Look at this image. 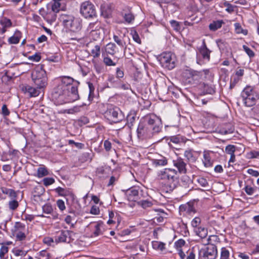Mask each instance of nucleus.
<instances>
[{"label": "nucleus", "mask_w": 259, "mask_h": 259, "mask_svg": "<svg viewBox=\"0 0 259 259\" xmlns=\"http://www.w3.org/2000/svg\"><path fill=\"white\" fill-rule=\"evenodd\" d=\"M12 252L15 257L26 258L27 251L15 247L12 249Z\"/></svg>", "instance_id": "nucleus-26"}, {"label": "nucleus", "mask_w": 259, "mask_h": 259, "mask_svg": "<svg viewBox=\"0 0 259 259\" xmlns=\"http://www.w3.org/2000/svg\"><path fill=\"white\" fill-rule=\"evenodd\" d=\"M244 190L248 195H252L254 191V189L249 186H246L244 188Z\"/></svg>", "instance_id": "nucleus-64"}, {"label": "nucleus", "mask_w": 259, "mask_h": 259, "mask_svg": "<svg viewBox=\"0 0 259 259\" xmlns=\"http://www.w3.org/2000/svg\"><path fill=\"white\" fill-rule=\"evenodd\" d=\"M200 152L194 151L192 149H188L184 152V156L187 159L192 162H194L196 161Z\"/></svg>", "instance_id": "nucleus-17"}, {"label": "nucleus", "mask_w": 259, "mask_h": 259, "mask_svg": "<svg viewBox=\"0 0 259 259\" xmlns=\"http://www.w3.org/2000/svg\"><path fill=\"white\" fill-rule=\"evenodd\" d=\"M101 28V26L100 22L97 21L95 22L90 23L88 26L87 30L88 31H90L92 35H94V34H96L99 35L100 32H98L100 31V29Z\"/></svg>", "instance_id": "nucleus-18"}, {"label": "nucleus", "mask_w": 259, "mask_h": 259, "mask_svg": "<svg viewBox=\"0 0 259 259\" xmlns=\"http://www.w3.org/2000/svg\"><path fill=\"white\" fill-rule=\"evenodd\" d=\"M157 177L159 180L163 181L167 192L172 191L179 184L178 174L174 169L164 168L160 170Z\"/></svg>", "instance_id": "nucleus-3"}, {"label": "nucleus", "mask_w": 259, "mask_h": 259, "mask_svg": "<svg viewBox=\"0 0 259 259\" xmlns=\"http://www.w3.org/2000/svg\"><path fill=\"white\" fill-rule=\"evenodd\" d=\"M185 244V241L183 239H179L175 242V246L177 249L181 248L182 246H184Z\"/></svg>", "instance_id": "nucleus-62"}, {"label": "nucleus", "mask_w": 259, "mask_h": 259, "mask_svg": "<svg viewBox=\"0 0 259 259\" xmlns=\"http://www.w3.org/2000/svg\"><path fill=\"white\" fill-rule=\"evenodd\" d=\"M55 191L58 193V194L62 196H64L67 194V191L64 188L59 187L55 189Z\"/></svg>", "instance_id": "nucleus-52"}, {"label": "nucleus", "mask_w": 259, "mask_h": 259, "mask_svg": "<svg viewBox=\"0 0 259 259\" xmlns=\"http://www.w3.org/2000/svg\"><path fill=\"white\" fill-rule=\"evenodd\" d=\"M241 97L244 104L247 107L253 106L259 99L258 94L250 86H247L244 89L241 93Z\"/></svg>", "instance_id": "nucleus-5"}, {"label": "nucleus", "mask_w": 259, "mask_h": 259, "mask_svg": "<svg viewBox=\"0 0 259 259\" xmlns=\"http://www.w3.org/2000/svg\"><path fill=\"white\" fill-rule=\"evenodd\" d=\"M74 81V79L70 76L61 77V83L54 89L52 94L57 105L73 102L79 99L77 86L72 85Z\"/></svg>", "instance_id": "nucleus-1"}, {"label": "nucleus", "mask_w": 259, "mask_h": 259, "mask_svg": "<svg viewBox=\"0 0 259 259\" xmlns=\"http://www.w3.org/2000/svg\"><path fill=\"white\" fill-rule=\"evenodd\" d=\"M79 12L81 15L85 19H94L97 16L96 7L90 1H85L81 3Z\"/></svg>", "instance_id": "nucleus-7"}, {"label": "nucleus", "mask_w": 259, "mask_h": 259, "mask_svg": "<svg viewBox=\"0 0 259 259\" xmlns=\"http://www.w3.org/2000/svg\"><path fill=\"white\" fill-rule=\"evenodd\" d=\"M248 154L250 158H259V151H251Z\"/></svg>", "instance_id": "nucleus-60"}, {"label": "nucleus", "mask_w": 259, "mask_h": 259, "mask_svg": "<svg viewBox=\"0 0 259 259\" xmlns=\"http://www.w3.org/2000/svg\"><path fill=\"white\" fill-rule=\"evenodd\" d=\"M159 61L162 66L168 69H172L175 66V55L171 52H164L161 54Z\"/></svg>", "instance_id": "nucleus-9"}, {"label": "nucleus", "mask_w": 259, "mask_h": 259, "mask_svg": "<svg viewBox=\"0 0 259 259\" xmlns=\"http://www.w3.org/2000/svg\"><path fill=\"white\" fill-rule=\"evenodd\" d=\"M201 223V219L199 217H195L191 222V225L193 228H197Z\"/></svg>", "instance_id": "nucleus-49"}, {"label": "nucleus", "mask_w": 259, "mask_h": 259, "mask_svg": "<svg viewBox=\"0 0 259 259\" xmlns=\"http://www.w3.org/2000/svg\"><path fill=\"white\" fill-rule=\"evenodd\" d=\"M130 34L132 35L133 40L137 43L140 44L141 43V39L137 32L135 29L131 30Z\"/></svg>", "instance_id": "nucleus-41"}, {"label": "nucleus", "mask_w": 259, "mask_h": 259, "mask_svg": "<svg viewBox=\"0 0 259 259\" xmlns=\"http://www.w3.org/2000/svg\"><path fill=\"white\" fill-rule=\"evenodd\" d=\"M104 147L106 151H110L112 148L111 142L107 140H105L104 142Z\"/></svg>", "instance_id": "nucleus-59"}, {"label": "nucleus", "mask_w": 259, "mask_h": 259, "mask_svg": "<svg viewBox=\"0 0 259 259\" xmlns=\"http://www.w3.org/2000/svg\"><path fill=\"white\" fill-rule=\"evenodd\" d=\"M152 243V247L155 249L159 250L162 251L165 249V244L163 242L154 241H153Z\"/></svg>", "instance_id": "nucleus-34"}, {"label": "nucleus", "mask_w": 259, "mask_h": 259, "mask_svg": "<svg viewBox=\"0 0 259 259\" xmlns=\"http://www.w3.org/2000/svg\"><path fill=\"white\" fill-rule=\"evenodd\" d=\"M100 53V47L99 45H96L91 50V56L94 59L99 57Z\"/></svg>", "instance_id": "nucleus-38"}, {"label": "nucleus", "mask_w": 259, "mask_h": 259, "mask_svg": "<svg viewBox=\"0 0 259 259\" xmlns=\"http://www.w3.org/2000/svg\"><path fill=\"white\" fill-rule=\"evenodd\" d=\"M32 79L37 88L42 89L47 84V77L46 71L42 67H37L31 74Z\"/></svg>", "instance_id": "nucleus-6"}, {"label": "nucleus", "mask_w": 259, "mask_h": 259, "mask_svg": "<svg viewBox=\"0 0 259 259\" xmlns=\"http://www.w3.org/2000/svg\"><path fill=\"white\" fill-rule=\"evenodd\" d=\"M210 152L209 151H204L203 152V163L205 167H210L212 165V161L210 156Z\"/></svg>", "instance_id": "nucleus-25"}, {"label": "nucleus", "mask_w": 259, "mask_h": 259, "mask_svg": "<svg viewBox=\"0 0 259 259\" xmlns=\"http://www.w3.org/2000/svg\"><path fill=\"white\" fill-rule=\"evenodd\" d=\"M244 51L249 56V57H253L254 56V53L249 48L245 45L243 46Z\"/></svg>", "instance_id": "nucleus-51"}, {"label": "nucleus", "mask_w": 259, "mask_h": 259, "mask_svg": "<svg viewBox=\"0 0 259 259\" xmlns=\"http://www.w3.org/2000/svg\"><path fill=\"white\" fill-rule=\"evenodd\" d=\"M94 230L93 231V237H97L102 234L101 228L103 227V223L96 222L94 224Z\"/></svg>", "instance_id": "nucleus-27"}, {"label": "nucleus", "mask_w": 259, "mask_h": 259, "mask_svg": "<svg viewBox=\"0 0 259 259\" xmlns=\"http://www.w3.org/2000/svg\"><path fill=\"white\" fill-rule=\"evenodd\" d=\"M103 62L106 65L108 66H115L116 63L114 62L109 57H105L103 58Z\"/></svg>", "instance_id": "nucleus-48"}, {"label": "nucleus", "mask_w": 259, "mask_h": 259, "mask_svg": "<svg viewBox=\"0 0 259 259\" xmlns=\"http://www.w3.org/2000/svg\"><path fill=\"white\" fill-rule=\"evenodd\" d=\"M43 213L51 214L53 212V209L50 204H46L42 207Z\"/></svg>", "instance_id": "nucleus-40"}, {"label": "nucleus", "mask_w": 259, "mask_h": 259, "mask_svg": "<svg viewBox=\"0 0 259 259\" xmlns=\"http://www.w3.org/2000/svg\"><path fill=\"white\" fill-rule=\"evenodd\" d=\"M41 89L33 88L29 85H24L22 87V90L25 94H28L30 97H36L40 94Z\"/></svg>", "instance_id": "nucleus-16"}, {"label": "nucleus", "mask_w": 259, "mask_h": 259, "mask_svg": "<svg viewBox=\"0 0 259 259\" xmlns=\"http://www.w3.org/2000/svg\"><path fill=\"white\" fill-rule=\"evenodd\" d=\"M39 14L43 17V18L48 23L51 24L55 22L56 19V15L54 13L52 15L51 18L49 17L48 13H47L44 8H42L39 10Z\"/></svg>", "instance_id": "nucleus-22"}, {"label": "nucleus", "mask_w": 259, "mask_h": 259, "mask_svg": "<svg viewBox=\"0 0 259 259\" xmlns=\"http://www.w3.org/2000/svg\"><path fill=\"white\" fill-rule=\"evenodd\" d=\"M49 174L48 169L45 166L40 167L37 170V176L38 178H42Z\"/></svg>", "instance_id": "nucleus-36"}, {"label": "nucleus", "mask_w": 259, "mask_h": 259, "mask_svg": "<svg viewBox=\"0 0 259 259\" xmlns=\"http://www.w3.org/2000/svg\"><path fill=\"white\" fill-rule=\"evenodd\" d=\"M43 242L49 246H54L56 244L55 239L54 240L53 238L50 237H45L43 239Z\"/></svg>", "instance_id": "nucleus-46"}, {"label": "nucleus", "mask_w": 259, "mask_h": 259, "mask_svg": "<svg viewBox=\"0 0 259 259\" xmlns=\"http://www.w3.org/2000/svg\"><path fill=\"white\" fill-rule=\"evenodd\" d=\"M230 252L226 247L221 249L220 259H230Z\"/></svg>", "instance_id": "nucleus-42"}, {"label": "nucleus", "mask_w": 259, "mask_h": 259, "mask_svg": "<svg viewBox=\"0 0 259 259\" xmlns=\"http://www.w3.org/2000/svg\"><path fill=\"white\" fill-rule=\"evenodd\" d=\"M196 234L201 238H205L207 235V230L205 227H199L194 230Z\"/></svg>", "instance_id": "nucleus-32"}, {"label": "nucleus", "mask_w": 259, "mask_h": 259, "mask_svg": "<svg viewBox=\"0 0 259 259\" xmlns=\"http://www.w3.org/2000/svg\"><path fill=\"white\" fill-rule=\"evenodd\" d=\"M105 116L115 123L119 122L124 118L122 111L117 107L108 108L105 112Z\"/></svg>", "instance_id": "nucleus-11"}, {"label": "nucleus", "mask_w": 259, "mask_h": 259, "mask_svg": "<svg viewBox=\"0 0 259 259\" xmlns=\"http://www.w3.org/2000/svg\"><path fill=\"white\" fill-rule=\"evenodd\" d=\"M2 113L4 116L9 115L10 113L9 110L8 109L7 106L6 104L3 105L2 106Z\"/></svg>", "instance_id": "nucleus-57"}, {"label": "nucleus", "mask_w": 259, "mask_h": 259, "mask_svg": "<svg viewBox=\"0 0 259 259\" xmlns=\"http://www.w3.org/2000/svg\"><path fill=\"white\" fill-rule=\"evenodd\" d=\"M224 22L223 20L214 21L209 25V28L210 30L215 31L220 28Z\"/></svg>", "instance_id": "nucleus-30"}, {"label": "nucleus", "mask_w": 259, "mask_h": 259, "mask_svg": "<svg viewBox=\"0 0 259 259\" xmlns=\"http://www.w3.org/2000/svg\"><path fill=\"white\" fill-rule=\"evenodd\" d=\"M179 211L181 215H191L195 212V209L192 203L188 202L181 205L179 207Z\"/></svg>", "instance_id": "nucleus-15"}, {"label": "nucleus", "mask_w": 259, "mask_h": 259, "mask_svg": "<svg viewBox=\"0 0 259 259\" xmlns=\"http://www.w3.org/2000/svg\"><path fill=\"white\" fill-rule=\"evenodd\" d=\"M138 203L144 208L149 207L152 205V203L148 200H141L138 201Z\"/></svg>", "instance_id": "nucleus-47"}, {"label": "nucleus", "mask_w": 259, "mask_h": 259, "mask_svg": "<svg viewBox=\"0 0 259 259\" xmlns=\"http://www.w3.org/2000/svg\"><path fill=\"white\" fill-rule=\"evenodd\" d=\"M170 23L175 30L178 31L180 29L181 27L178 22L175 20H171Z\"/></svg>", "instance_id": "nucleus-54"}, {"label": "nucleus", "mask_w": 259, "mask_h": 259, "mask_svg": "<svg viewBox=\"0 0 259 259\" xmlns=\"http://www.w3.org/2000/svg\"><path fill=\"white\" fill-rule=\"evenodd\" d=\"M14 232L25 231V225L21 223L17 222L14 227Z\"/></svg>", "instance_id": "nucleus-44"}, {"label": "nucleus", "mask_w": 259, "mask_h": 259, "mask_svg": "<svg viewBox=\"0 0 259 259\" xmlns=\"http://www.w3.org/2000/svg\"><path fill=\"white\" fill-rule=\"evenodd\" d=\"M185 73L187 75L188 78H191L194 80L198 81L200 78V73L196 71L187 70Z\"/></svg>", "instance_id": "nucleus-24"}, {"label": "nucleus", "mask_w": 259, "mask_h": 259, "mask_svg": "<svg viewBox=\"0 0 259 259\" xmlns=\"http://www.w3.org/2000/svg\"><path fill=\"white\" fill-rule=\"evenodd\" d=\"M60 19L64 26L71 31L77 32L81 28L82 20L79 18L74 17L73 15L62 14Z\"/></svg>", "instance_id": "nucleus-4"}, {"label": "nucleus", "mask_w": 259, "mask_h": 259, "mask_svg": "<svg viewBox=\"0 0 259 259\" xmlns=\"http://www.w3.org/2000/svg\"><path fill=\"white\" fill-rule=\"evenodd\" d=\"M224 6L227 7L226 11L228 13H231L234 11V7L229 3H225Z\"/></svg>", "instance_id": "nucleus-55"}, {"label": "nucleus", "mask_w": 259, "mask_h": 259, "mask_svg": "<svg viewBox=\"0 0 259 259\" xmlns=\"http://www.w3.org/2000/svg\"><path fill=\"white\" fill-rule=\"evenodd\" d=\"M21 37V33L19 31H17L15 32L14 34L10 37L8 41L10 44H18Z\"/></svg>", "instance_id": "nucleus-31"}, {"label": "nucleus", "mask_w": 259, "mask_h": 259, "mask_svg": "<svg viewBox=\"0 0 259 259\" xmlns=\"http://www.w3.org/2000/svg\"><path fill=\"white\" fill-rule=\"evenodd\" d=\"M45 188L41 185H38L34 188L31 197V200L34 204H39L45 201Z\"/></svg>", "instance_id": "nucleus-12"}, {"label": "nucleus", "mask_w": 259, "mask_h": 259, "mask_svg": "<svg viewBox=\"0 0 259 259\" xmlns=\"http://www.w3.org/2000/svg\"><path fill=\"white\" fill-rule=\"evenodd\" d=\"M9 247L5 244H1L0 259H8Z\"/></svg>", "instance_id": "nucleus-28"}, {"label": "nucleus", "mask_w": 259, "mask_h": 259, "mask_svg": "<svg viewBox=\"0 0 259 259\" xmlns=\"http://www.w3.org/2000/svg\"><path fill=\"white\" fill-rule=\"evenodd\" d=\"M57 205L58 208L62 211L64 210L66 208L64 202L61 199L57 200Z\"/></svg>", "instance_id": "nucleus-58"}, {"label": "nucleus", "mask_w": 259, "mask_h": 259, "mask_svg": "<svg viewBox=\"0 0 259 259\" xmlns=\"http://www.w3.org/2000/svg\"><path fill=\"white\" fill-rule=\"evenodd\" d=\"M198 255L200 259H215L218 255L217 246L213 244H209L200 249Z\"/></svg>", "instance_id": "nucleus-8"}, {"label": "nucleus", "mask_w": 259, "mask_h": 259, "mask_svg": "<svg viewBox=\"0 0 259 259\" xmlns=\"http://www.w3.org/2000/svg\"><path fill=\"white\" fill-rule=\"evenodd\" d=\"M174 165L176 166L180 173L185 174L186 172V164L182 158H178L174 161Z\"/></svg>", "instance_id": "nucleus-21"}, {"label": "nucleus", "mask_w": 259, "mask_h": 259, "mask_svg": "<svg viewBox=\"0 0 259 259\" xmlns=\"http://www.w3.org/2000/svg\"><path fill=\"white\" fill-rule=\"evenodd\" d=\"M60 3H55L54 2L53 4L52 5V10L54 13H57L59 11V8L60 7Z\"/></svg>", "instance_id": "nucleus-56"}, {"label": "nucleus", "mask_w": 259, "mask_h": 259, "mask_svg": "<svg viewBox=\"0 0 259 259\" xmlns=\"http://www.w3.org/2000/svg\"><path fill=\"white\" fill-rule=\"evenodd\" d=\"M116 45L114 43L110 42L106 46V51L107 53L113 55L115 54Z\"/></svg>", "instance_id": "nucleus-37"}, {"label": "nucleus", "mask_w": 259, "mask_h": 259, "mask_svg": "<svg viewBox=\"0 0 259 259\" xmlns=\"http://www.w3.org/2000/svg\"><path fill=\"white\" fill-rule=\"evenodd\" d=\"M42 181L44 185L48 186L55 183V179L53 178H45Z\"/></svg>", "instance_id": "nucleus-50"}, {"label": "nucleus", "mask_w": 259, "mask_h": 259, "mask_svg": "<svg viewBox=\"0 0 259 259\" xmlns=\"http://www.w3.org/2000/svg\"><path fill=\"white\" fill-rule=\"evenodd\" d=\"M100 212L99 207L96 205L93 206L90 210V213L93 214L97 215Z\"/></svg>", "instance_id": "nucleus-61"}, {"label": "nucleus", "mask_w": 259, "mask_h": 259, "mask_svg": "<svg viewBox=\"0 0 259 259\" xmlns=\"http://www.w3.org/2000/svg\"><path fill=\"white\" fill-rule=\"evenodd\" d=\"M92 63L94 65V69L97 73L99 74L103 71L104 66L100 61L96 59H93Z\"/></svg>", "instance_id": "nucleus-29"}, {"label": "nucleus", "mask_w": 259, "mask_h": 259, "mask_svg": "<svg viewBox=\"0 0 259 259\" xmlns=\"http://www.w3.org/2000/svg\"><path fill=\"white\" fill-rule=\"evenodd\" d=\"M160 119L155 115L146 116L144 122H141L138 127L137 132L139 139L141 140L150 139L154 134L160 132L162 128Z\"/></svg>", "instance_id": "nucleus-2"}, {"label": "nucleus", "mask_w": 259, "mask_h": 259, "mask_svg": "<svg viewBox=\"0 0 259 259\" xmlns=\"http://www.w3.org/2000/svg\"><path fill=\"white\" fill-rule=\"evenodd\" d=\"M117 34L113 35V39L115 42L121 48H126V42L123 40V37L125 35L124 34L123 35H119L117 32Z\"/></svg>", "instance_id": "nucleus-23"}, {"label": "nucleus", "mask_w": 259, "mask_h": 259, "mask_svg": "<svg viewBox=\"0 0 259 259\" xmlns=\"http://www.w3.org/2000/svg\"><path fill=\"white\" fill-rule=\"evenodd\" d=\"M235 151L236 146L233 145H228L225 148V152L229 155L235 154Z\"/></svg>", "instance_id": "nucleus-45"}, {"label": "nucleus", "mask_w": 259, "mask_h": 259, "mask_svg": "<svg viewBox=\"0 0 259 259\" xmlns=\"http://www.w3.org/2000/svg\"><path fill=\"white\" fill-rule=\"evenodd\" d=\"M124 19L128 23L132 22L134 19V16L132 13L125 14L124 15Z\"/></svg>", "instance_id": "nucleus-53"}, {"label": "nucleus", "mask_w": 259, "mask_h": 259, "mask_svg": "<svg viewBox=\"0 0 259 259\" xmlns=\"http://www.w3.org/2000/svg\"><path fill=\"white\" fill-rule=\"evenodd\" d=\"M210 53L211 51L207 48L205 40L203 39L202 45L197 53V63L202 65L204 63V61L208 62L210 60Z\"/></svg>", "instance_id": "nucleus-10"}, {"label": "nucleus", "mask_w": 259, "mask_h": 259, "mask_svg": "<svg viewBox=\"0 0 259 259\" xmlns=\"http://www.w3.org/2000/svg\"><path fill=\"white\" fill-rule=\"evenodd\" d=\"M0 24L2 26V28L0 27V34H3L8 28L12 26V23L10 19L4 17L0 20Z\"/></svg>", "instance_id": "nucleus-20"}, {"label": "nucleus", "mask_w": 259, "mask_h": 259, "mask_svg": "<svg viewBox=\"0 0 259 259\" xmlns=\"http://www.w3.org/2000/svg\"><path fill=\"white\" fill-rule=\"evenodd\" d=\"M8 206L10 210L14 211L19 206V202L16 199H12L9 201Z\"/></svg>", "instance_id": "nucleus-33"}, {"label": "nucleus", "mask_w": 259, "mask_h": 259, "mask_svg": "<svg viewBox=\"0 0 259 259\" xmlns=\"http://www.w3.org/2000/svg\"><path fill=\"white\" fill-rule=\"evenodd\" d=\"M215 41L220 51H223L227 48V43L225 40L219 39H217Z\"/></svg>", "instance_id": "nucleus-43"}, {"label": "nucleus", "mask_w": 259, "mask_h": 259, "mask_svg": "<svg viewBox=\"0 0 259 259\" xmlns=\"http://www.w3.org/2000/svg\"><path fill=\"white\" fill-rule=\"evenodd\" d=\"M152 164L155 167L159 166H164L167 164V159L166 157L160 155L157 158L151 160Z\"/></svg>", "instance_id": "nucleus-19"}, {"label": "nucleus", "mask_w": 259, "mask_h": 259, "mask_svg": "<svg viewBox=\"0 0 259 259\" xmlns=\"http://www.w3.org/2000/svg\"><path fill=\"white\" fill-rule=\"evenodd\" d=\"M247 172L248 174L255 177H257L259 176V172L257 170H255L252 168H249L247 169Z\"/></svg>", "instance_id": "nucleus-63"}, {"label": "nucleus", "mask_w": 259, "mask_h": 259, "mask_svg": "<svg viewBox=\"0 0 259 259\" xmlns=\"http://www.w3.org/2000/svg\"><path fill=\"white\" fill-rule=\"evenodd\" d=\"M72 233V232L68 230H61L58 232L55 237L56 244L69 242L70 236Z\"/></svg>", "instance_id": "nucleus-14"}, {"label": "nucleus", "mask_w": 259, "mask_h": 259, "mask_svg": "<svg viewBox=\"0 0 259 259\" xmlns=\"http://www.w3.org/2000/svg\"><path fill=\"white\" fill-rule=\"evenodd\" d=\"M25 232H14V235L17 241H22L25 240L26 236Z\"/></svg>", "instance_id": "nucleus-39"}, {"label": "nucleus", "mask_w": 259, "mask_h": 259, "mask_svg": "<svg viewBox=\"0 0 259 259\" xmlns=\"http://www.w3.org/2000/svg\"><path fill=\"white\" fill-rule=\"evenodd\" d=\"M125 195L129 201L137 202L140 199V189L133 187L125 191Z\"/></svg>", "instance_id": "nucleus-13"}, {"label": "nucleus", "mask_w": 259, "mask_h": 259, "mask_svg": "<svg viewBox=\"0 0 259 259\" xmlns=\"http://www.w3.org/2000/svg\"><path fill=\"white\" fill-rule=\"evenodd\" d=\"M235 31L236 33L243 34L244 35H247V30L243 29L241 27V25L239 23H236L234 24Z\"/></svg>", "instance_id": "nucleus-35"}]
</instances>
